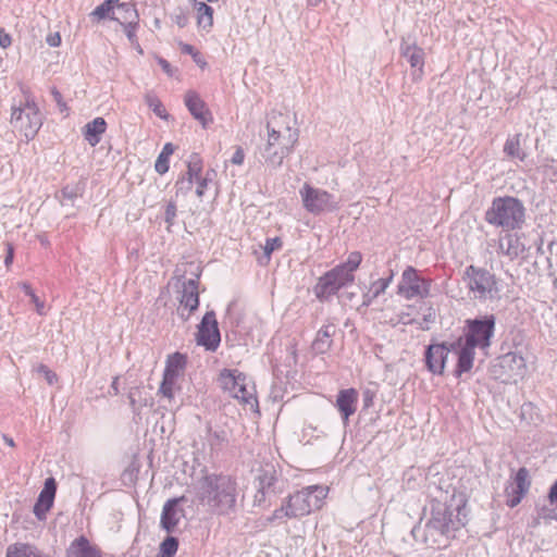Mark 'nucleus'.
Returning a JSON list of instances; mask_svg holds the SVG:
<instances>
[{
  "mask_svg": "<svg viewBox=\"0 0 557 557\" xmlns=\"http://www.w3.org/2000/svg\"><path fill=\"white\" fill-rule=\"evenodd\" d=\"M463 510L465 504L453 507L434 499L430 504V517L424 525L421 523L414 525L411 535L416 542L423 544L426 548H446L456 537V533L467 523Z\"/></svg>",
  "mask_w": 557,
  "mask_h": 557,
  "instance_id": "f257e3e1",
  "label": "nucleus"
},
{
  "mask_svg": "<svg viewBox=\"0 0 557 557\" xmlns=\"http://www.w3.org/2000/svg\"><path fill=\"white\" fill-rule=\"evenodd\" d=\"M196 498L208 511L230 516L236 511L237 482L227 474L207 473L195 484Z\"/></svg>",
  "mask_w": 557,
  "mask_h": 557,
  "instance_id": "f03ea898",
  "label": "nucleus"
},
{
  "mask_svg": "<svg viewBox=\"0 0 557 557\" xmlns=\"http://www.w3.org/2000/svg\"><path fill=\"white\" fill-rule=\"evenodd\" d=\"M287 119L278 113L271 115L267 122V143L259 148V154L260 161L271 170L281 168L298 143L299 132L288 125Z\"/></svg>",
  "mask_w": 557,
  "mask_h": 557,
  "instance_id": "7ed1b4c3",
  "label": "nucleus"
},
{
  "mask_svg": "<svg viewBox=\"0 0 557 557\" xmlns=\"http://www.w3.org/2000/svg\"><path fill=\"white\" fill-rule=\"evenodd\" d=\"M327 495V488L322 485H310L288 495L271 516L265 518L267 524L284 523L287 519H299L313 510L320 509Z\"/></svg>",
  "mask_w": 557,
  "mask_h": 557,
  "instance_id": "20e7f679",
  "label": "nucleus"
},
{
  "mask_svg": "<svg viewBox=\"0 0 557 557\" xmlns=\"http://www.w3.org/2000/svg\"><path fill=\"white\" fill-rule=\"evenodd\" d=\"M458 349V362L454 374L460 377L473 367L475 348L487 347V315L476 319H467L462 335L455 339Z\"/></svg>",
  "mask_w": 557,
  "mask_h": 557,
  "instance_id": "39448f33",
  "label": "nucleus"
},
{
  "mask_svg": "<svg viewBox=\"0 0 557 557\" xmlns=\"http://www.w3.org/2000/svg\"><path fill=\"white\" fill-rule=\"evenodd\" d=\"M492 213L490 224H495L507 231L520 228L524 223V206L515 197L495 198L492 203Z\"/></svg>",
  "mask_w": 557,
  "mask_h": 557,
  "instance_id": "423d86ee",
  "label": "nucleus"
},
{
  "mask_svg": "<svg viewBox=\"0 0 557 557\" xmlns=\"http://www.w3.org/2000/svg\"><path fill=\"white\" fill-rule=\"evenodd\" d=\"M25 102L12 108L11 123L26 139H33L42 125L39 109L29 95L24 91Z\"/></svg>",
  "mask_w": 557,
  "mask_h": 557,
  "instance_id": "0eeeda50",
  "label": "nucleus"
},
{
  "mask_svg": "<svg viewBox=\"0 0 557 557\" xmlns=\"http://www.w3.org/2000/svg\"><path fill=\"white\" fill-rule=\"evenodd\" d=\"M299 195L304 208L313 215L334 212L339 209V203L333 194L327 190L313 187L308 183H305L299 189Z\"/></svg>",
  "mask_w": 557,
  "mask_h": 557,
  "instance_id": "6e6552de",
  "label": "nucleus"
},
{
  "mask_svg": "<svg viewBox=\"0 0 557 557\" xmlns=\"http://www.w3.org/2000/svg\"><path fill=\"white\" fill-rule=\"evenodd\" d=\"M247 376L237 369H223L219 375V384L223 391L232 397L250 405L257 406L258 401L251 389L247 387Z\"/></svg>",
  "mask_w": 557,
  "mask_h": 557,
  "instance_id": "1a4fd4ad",
  "label": "nucleus"
},
{
  "mask_svg": "<svg viewBox=\"0 0 557 557\" xmlns=\"http://www.w3.org/2000/svg\"><path fill=\"white\" fill-rule=\"evenodd\" d=\"M355 274L347 273L343 267H334L324 273L313 287V293L320 301H326L336 295L338 290L352 284Z\"/></svg>",
  "mask_w": 557,
  "mask_h": 557,
  "instance_id": "9d476101",
  "label": "nucleus"
},
{
  "mask_svg": "<svg viewBox=\"0 0 557 557\" xmlns=\"http://www.w3.org/2000/svg\"><path fill=\"white\" fill-rule=\"evenodd\" d=\"M432 281L421 277L413 267H407L398 284V294L407 300L426 298L430 295Z\"/></svg>",
  "mask_w": 557,
  "mask_h": 557,
  "instance_id": "9b49d317",
  "label": "nucleus"
},
{
  "mask_svg": "<svg viewBox=\"0 0 557 557\" xmlns=\"http://www.w3.org/2000/svg\"><path fill=\"white\" fill-rule=\"evenodd\" d=\"M524 367V359L520 355L509 351L495 359L490 368V375L507 382L515 376H522Z\"/></svg>",
  "mask_w": 557,
  "mask_h": 557,
  "instance_id": "f8f14e48",
  "label": "nucleus"
},
{
  "mask_svg": "<svg viewBox=\"0 0 557 557\" xmlns=\"http://www.w3.org/2000/svg\"><path fill=\"white\" fill-rule=\"evenodd\" d=\"M458 349L455 346V341L429 345L424 352L426 369L434 375H442L448 355L453 352L458 357Z\"/></svg>",
  "mask_w": 557,
  "mask_h": 557,
  "instance_id": "ddd939ff",
  "label": "nucleus"
},
{
  "mask_svg": "<svg viewBox=\"0 0 557 557\" xmlns=\"http://www.w3.org/2000/svg\"><path fill=\"white\" fill-rule=\"evenodd\" d=\"M221 342V334L214 311H208L198 325L197 344L209 351H215Z\"/></svg>",
  "mask_w": 557,
  "mask_h": 557,
  "instance_id": "4468645a",
  "label": "nucleus"
},
{
  "mask_svg": "<svg viewBox=\"0 0 557 557\" xmlns=\"http://www.w3.org/2000/svg\"><path fill=\"white\" fill-rule=\"evenodd\" d=\"M198 285V276L183 282L180 297V304L183 306V310L180 311V315L184 321H187L190 314L199 307Z\"/></svg>",
  "mask_w": 557,
  "mask_h": 557,
  "instance_id": "2eb2a0df",
  "label": "nucleus"
},
{
  "mask_svg": "<svg viewBox=\"0 0 557 557\" xmlns=\"http://www.w3.org/2000/svg\"><path fill=\"white\" fill-rule=\"evenodd\" d=\"M184 499V496L171 498L168 499L163 505L160 518V525L168 533L175 532L176 527L178 525L182 518H184L185 516V510L182 507H180V503L183 502Z\"/></svg>",
  "mask_w": 557,
  "mask_h": 557,
  "instance_id": "dca6fc26",
  "label": "nucleus"
},
{
  "mask_svg": "<svg viewBox=\"0 0 557 557\" xmlns=\"http://www.w3.org/2000/svg\"><path fill=\"white\" fill-rule=\"evenodd\" d=\"M184 102L193 117L199 121L205 128L212 123L213 119L210 110L196 91L188 90L185 94Z\"/></svg>",
  "mask_w": 557,
  "mask_h": 557,
  "instance_id": "f3484780",
  "label": "nucleus"
},
{
  "mask_svg": "<svg viewBox=\"0 0 557 557\" xmlns=\"http://www.w3.org/2000/svg\"><path fill=\"white\" fill-rule=\"evenodd\" d=\"M528 478V470L525 468H520L516 473L513 483H511V485L506 488V503L510 508H513L520 504L523 496L528 493L530 488V481Z\"/></svg>",
  "mask_w": 557,
  "mask_h": 557,
  "instance_id": "a211bd4d",
  "label": "nucleus"
},
{
  "mask_svg": "<svg viewBox=\"0 0 557 557\" xmlns=\"http://www.w3.org/2000/svg\"><path fill=\"white\" fill-rule=\"evenodd\" d=\"M465 281L473 298L484 299L487 290V276L484 269L469 265L466 269Z\"/></svg>",
  "mask_w": 557,
  "mask_h": 557,
  "instance_id": "6ab92c4d",
  "label": "nucleus"
},
{
  "mask_svg": "<svg viewBox=\"0 0 557 557\" xmlns=\"http://www.w3.org/2000/svg\"><path fill=\"white\" fill-rule=\"evenodd\" d=\"M57 493L55 479L50 476L46 479L44 488L40 491L37 502L34 506V515L42 520L46 518L47 512L53 506L54 497Z\"/></svg>",
  "mask_w": 557,
  "mask_h": 557,
  "instance_id": "aec40b11",
  "label": "nucleus"
},
{
  "mask_svg": "<svg viewBox=\"0 0 557 557\" xmlns=\"http://www.w3.org/2000/svg\"><path fill=\"white\" fill-rule=\"evenodd\" d=\"M359 394L355 388L341 389L336 397L335 407L341 413L344 425L348 424L349 418L356 412Z\"/></svg>",
  "mask_w": 557,
  "mask_h": 557,
  "instance_id": "412c9836",
  "label": "nucleus"
},
{
  "mask_svg": "<svg viewBox=\"0 0 557 557\" xmlns=\"http://www.w3.org/2000/svg\"><path fill=\"white\" fill-rule=\"evenodd\" d=\"M400 55L404 57L413 70V74L418 72L419 76L423 74L425 53L414 41L409 42L405 38L400 42Z\"/></svg>",
  "mask_w": 557,
  "mask_h": 557,
  "instance_id": "4be33fe9",
  "label": "nucleus"
},
{
  "mask_svg": "<svg viewBox=\"0 0 557 557\" xmlns=\"http://www.w3.org/2000/svg\"><path fill=\"white\" fill-rule=\"evenodd\" d=\"M66 557H101V554L85 536H79L72 542Z\"/></svg>",
  "mask_w": 557,
  "mask_h": 557,
  "instance_id": "5701e85b",
  "label": "nucleus"
},
{
  "mask_svg": "<svg viewBox=\"0 0 557 557\" xmlns=\"http://www.w3.org/2000/svg\"><path fill=\"white\" fill-rule=\"evenodd\" d=\"M335 333V325H323L315 335L312 349L315 354H326L332 347V337Z\"/></svg>",
  "mask_w": 557,
  "mask_h": 557,
  "instance_id": "b1692460",
  "label": "nucleus"
},
{
  "mask_svg": "<svg viewBox=\"0 0 557 557\" xmlns=\"http://www.w3.org/2000/svg\"><path fill=\"white\" fill-rule=\"evenodd\" d=\"M498 248L502 253L516 258L524 251V245L520 242L519 237L515 234H506L499 238Z\"/></svg>",
  "mask_w": 557,
  "mask_h": 557,
  "instance_id": "393cba45",
  "label": "nucleus"
},
{
  "mask_svg": "<svg viewBox=\"0 0 557 557\" xmlns=\"http://www.w3.org/2000/svg\"><path fill=\"white\" fill-rule=\"evenodd\" d=\"M107 123L103 117H96L84 127V137L92 147L101 140V135L106 132Z\"/></svg>",
  "mask_w": 557,
  "mask_h": 557,
  "instance_id": "a878e982",
  "label": "nucleus"
},
{
  "mask_svg": "<svg viewBox=\"0 0 557 557\" xmlns=\"http://www.w3.org/2000/svg\"><path fill=\"white\" fill-rule=\"evenodd\" d=\"M7 557H46L35 546L24 543H15L8 547Z\"/></svg>",
  "mask_w": 557,
  "mask_h": 557,
  "instance_id": "bb28decb",
  "label": "nucleus"
},
{
  "mask_svg": "<svg viewBox=\"0 0 557 557\" xmlns=\"http://www.w3.org/2000/svg\"><path fill=\"white\" fill-rule=\"evenodd\" d=\"M258 487L271 493H275L274 485L277 482V474L273 467H267L258 474Z\"/></svg>",
  "mask_w": 557,
  "mask_h": 557,
  "instance_id": "cd10ccee",
  "label": "nucleus"
},
{
  "mask_svg": "<svg viewBox=\"0 0 557 557\" xmlns=\"http://www.w3.org/2000/svg\"><path fill=\"white\" fill-rule=\"evenodd\" d=\"M117 11L120 14V24L121 22H139V14L136 10V7L132 2H122L117 3Z\"/></svg>",
  "mask_w": 557,
  "mask_h": 557,
  "instance_id": "c85d7f7f",
  "label": "nucleus"
},
{
  "mask_svg": "<svg viewBox=\"0 0 557 557\" xmlns=\"http://www.w3.org/2000/svg\"><path fill=\"white\" fill-rule=\"evenodd\" d=\"M145 102L157 116L168 120L169 114L166 113L164 106L153 92H147L145 95Z\"/></svg>",
  "mask_w": 557,
  "mask_h": 557,
  "instance_id": "c756f323",
  "label": "nucleus"
},
{
  "mask_svg": "<svg viewBox=\"0 0 557 557\" xmlns=\"http://www.w3.org/2000/svg\"><path fill=\"white\" fill-rule=\"evenodd\" d=\"M198 25L202 28H209L213 24V9L205 2L198 5Z\"/></svg>",
  "mask_w": 557,
  "mask_h": 557,
  "instance_id": "7c9ffc66",
  "label": "nucleus"
},
{
  "mask_svg": "<svg viewBox=\"0 0 557 557\" xmlns=\"http://www.w3.org/2000/svg\"><path fill=\"white\" fill-rule=\"evenodd\" d=\"M187 168V188H190L194 180L200 177V173L202 170V162L197 154L191 156L190 160L188 161Z\"/></svg>",
  "mask_w": 557,
  "mask_h": 557,
  "instance_id": "2f4dec72",
  "label": "nucleus"
},
{
  "mask_svg": "<svg viewBox=\"0 0 557 557\" xmlns=\"http://www.w3.org/2000/svg\"><path fill=\"white\" fill-rule=\"evenodd\" d=\"M176 376L173 375L172 371L163 372V380L161 382L159 392L166 397L168 399H172L174 397L173 387L176 382Z\"/></svg>",
  "mask_w": 557,
  "mask_h": 557,
  "instance_id": "473e14b6",
  "label": "nucleus"
},
{
  "mask_svg": "<svg viewBox=\"0 0 557 557\" xmlns=\"http://www.w3.org/2000/svg\"><path fill=\"white\" fill-rule=\"evenodd\" d=\"M185 356L180 352H175L169 357L164 371L170 370L172 371L173 375L177 377L178 371L185 367Z\"/></svg>",
  "mask_w": 557,
  "mask_h": 557,
  "instance_id": "72a5a7b5",
  "label": "nucleus"
},
{
  "mask_svg": "<svg viewBox=\"0 0 557 557\" xmlns=\"http://www.w3.org/2000/svg\"><path fill=\"white\" fill-rule=\"evenodd\" d=\"M504 152L511 158L523 160L524 154L521 153L519 135L508 138L504 146Z\"/></svg>",
  "mask_w": 557,
  "mask_h": 557,
  "instance_id": "f704fd0d",
  "label": "nucleus"
},
{
  "mask_svg": "<svg viewBox=\"0 0 557 557\" xmlns=\"http://www.w3.org/2000/svg\"><path fill=\"white\" fill-rule=\"evenodd\" d=\"M114 5L110 4L109 1H103L100 5L96 7V9L90 13V17H92L96 21H101L107 17L120 21V18H115L114 16H111L110 13L113 11Z\"/></svg>",
  "mask_w": 557,
  "mask_h": 557,
  "instance_id": "c9c22d12",
  "label": "nucleus"
},
{
  "mask_svg": "<svg viewBox=\"0 0 557 557\" xmlns=\"http://www.w3.org/2000/svg\"><path fill=\"white\" fill-rule=\"evenodd\" d=\"M362 261V255L359 251H352L348 255L347 260L337 267H343V270L347 273L354 274L355 271L359 268Z\"/></svg>",
  "mask_w": 557,
  "mask_h": 557,
  "instance_id": "e433bc0d",
  "label": "nucleus"
},
{
  "mask_svg": "<svg viewBox=\"0 0 557 557\" xmlns=\"http://www.w3.org/2000/svg\"><path fill=\"white\" fill-rule=\"evenodd\" d=\"M61 202L64 205V201L73 202L76 198L83 195V187L79 184L75 185H66L61 189Z\"/></svg>",
  "mask_w": 557,
  "mask_h": 557,
  "instance_id": "4c0bfd02",
  "label": "nucleus"
},
{
  "mask_svg": "<svg viewBox=\"0 0 557 557\" xmlns=\"http://www.w3.org/2000/svg\"><path fill=\"white\" fill-rule=\"evenodd\" d=\"M138 24H139V22H121V25L123 26L126 37L129 40V42L132 44V46L137 48L138 51L140 53H143V50L139 46V42H138V39L136 36V30L138 28Z\"/></svg>",
  "mask_w": 557,
  "mask_h": 557,
  "instance_id": "58836bf2",
  "label": "nucleus"
},
{
  "mask_svg": "<svg viewBox=\"0 0 557 557\" xmlns=\"http://www.w3.org/2000/svg\"><path fill=\"white\" fill-rule=\"evenodd\" d=\"M178 548V540L174 536H168L160 544L161 557H174Z\"/></svg>",
  "mask_w": 557,
  "mask_h": 557,
  "instance_id": "ea45409f",
  "label": "nucleus"
},
{
  "mask_svg": "<svg viewBox=\"0 0 557 557\" xmlns=\"http://www.w3.org/2000/svg\"><path fill=\"white\" fill-rule=\"evenodd\" d=\"M282 239L280 237L267 238L263 247L264 255L270 258L271 253L282 248Z\"/></svg>",
  "mask_w": 557,
  "mask_h": 557,
  "instance_id": "a19ab883",
  "label": "nucleus"
},
{
  "mask_svg": "<svg viewBox=\"0 0 557 557\" xmlns=\"http://www.w3.org/2000/svg\"><path fill=\"white\" fill-rule=\"evenodd\" d=\"M176 205L174 201H170L164 210V221L168 224V227L172 226L174 224V220L176 218Z\"/></svg>",
  "mask_w": 557,
  "mask_h": 557,
  "instance_id": "79ce46f5",
  "label": "nucleus"
},
{
  "mask_svg": "<svg viewBox=\"0 0 557 557\" xmlns=\"http://www.w3.org/2000/svg\"><path fill=\"white\" fill-rule=\"evenodd\" d=\"M387 287H388V282L382 281L379 278L371 283L369 289L372 292V297H379L385 293Z\"/></svg>",
  "mask_w": 557,
  "mask_h": 557,
  "instance_id": "37998d69",
  "label": "nucleus"
},
{
  "mask_svg": "<svg viewBox=\"0 0 557 557\" xmlns=\"http://www.w3.org/2000/svg\"><path fill=\"white\" fill-rule=\"evenodd\" d=\"M154 170L161 175L165 174L169 171V157L160 153L156 160Z\"/></svg>",
  "mask_w": 557,
  "mask_h": 557,
  "instance_id": "c03bdc74",
  "label": "nucleus"
},
{
  "mask_svg": "<svg viewBox=\"0 0 557 557\" xmlns=\"http://www.w3.org/2000/svg\"><path fill=\"white\" fill-rule=\"evenodd\" d=\"M226 441L224 431H215L210 434L209 444L211 448L219 447L223 442Z\"/></svg>",
  "mask_w": 557,
  "mask_h": 557,
  "instance_id": "a18cd8bd",
  "label": "nucleus"
},
{
  "mask_svg": "<svg viewBox=\"0 0 557 557\" xmlns=\"http://www.w3.org/2000/svg\"><path fill=\"white\" fill-rule=\"evenodd\" d=\"M50 92H51V96L53 97V100L55 101L57 106L59 107V110L61 112L67 111V106L64 102L62 94L58 90V88L52 87Z\"/></svg>",
  "mask_w": 557,
  "mask_h": 557,
  "instance_id": "49530a36",
  "label": "nucleus"
},
{
  "mask_svg": "<svg viewBox=\"0 0 557 557\" xmlns=\"http://www.w3.org/2000/svg\"><path fill=\"white\" fill-rule=\"evenodd\" d=\"M269 494H271V492L258 487L257 493L253 496V506H263Z\"/></svg>",
  "mask_w": 557,
  "mask_h": 557,
  "instance_id": "de8ad7c7",
  "label": "nucleus"
},
{
  "mask_svg": "<svg viewBox=\"0 0 557 557\" xmlns=\"http://www.w3.org/2000/svg\"><path fill=\"white\" fill-rule=\"evenodd\" d=\"M38 372L45 375V379L50 385H52L57 381V374L45 364L39 366Z\"/></svg>",
  "mask_w": 557,
  "mask_h": 557,
  "instance_id": "09e8293b",
  "label": "nucleus"
},
{
  "mask_svg": "<svg viewBox=\"0 0 557 557\" xmlns=\"http://www.w3.org/2000/svg\"><path fill=\"white\" fill-rule=\"evenodd\" d=\"M5 258H4V265L7 269H9L12 263H13V259H14V246L12 243H5Z\"/></svg>",
  "mask_w": 557,
  "mask_h": 557,
  "instance_id": "8fccbe9b",
  "label": "nucleus"
},
{
  "mask_svg": "<svg viewBox=\"0 0 557 557\" xmlns=\"http://www.w3.org/2000/svg\"><path fill=\"white\" fill-rule=\"evenodd\" d=\"M157 62L168 76H170V77L174 76L175 71L173 70L171 64L164 58L158 57Z\"/></svg>",
  "mask_w": 557,
  "mask_h": 557,
  "instance_id": "3c124183",
  "label": "nucleus"
},
{
  "mask_svg": "<svg viewBox=\"0 0 557 557\" xmlns=\"http://www.w3.org/2000/svg\"><path fill=\"white\" fill-rule=\"evenodd\" d=\"M245 159V152L242 147H237L235 152L233 153V157L231 159V162L235 165H242L244 163Z\"/></svg>",
  "mask_w": 557,
  "mask_h": 557,
  "instance_id": "603ef678",
  "label": "nucleus"
},
{
  "mask_svg": "<svg viewBox=\"0 0 557 557\" xmlns=\"http://www.w3.org/2000/svg\"><path fill=\"white\" fill-rule=\"evenodd\" d=\"M12 44V38L4 29L0 28V47L7 49Z\"/></svg>",
  "mask_w": 557,
  "mask_h": 557,
  "instance_id": "864d4df0",
  "label": "nucleus"
},
{
  "mask_svg": "<svg viewBox=\"0 0 557 557\" xmlns=\"http://www.w3.org/2000/svg\"><path fill=\"white\" fill-rule=\"evenodd\" d=\"M539 516H540V518H542L544 520H556L557 521V516L554 512V510L547 509L546 507H543L540 510Z\"/></svg>",
  "mask_w": 557,
  "mask_h": 557,
  "instance_id": "5fc2aeb1",
  "label": "nucleus"
},
{
  "mask_svg": "<svg viewBox=\"0 0 557 557\" xmlns=\"http://www.w3.org/2000/svg\"><path fill=\"white\" fill-rule=\"evenodd\" d=\"M197 183H198V186H197V189H196V194L198 197H202L203 196V193H205V189L208 185V178L207 177H199L196 180Z\"/></svg>",
  "mask_w": 557,
  "mask_h": 557,
  "instance_id": "6e6d98bb",
  "label": "nucleus"
},
{
  "mask_svg": "<svg viewBox=\"0 0 557 557\" xmlns=\"http://www.w3.org/2000/svg\"><path fill=\"white\" fill-rule=\"evenodd\" d=\"M548 500L550 504L557 503V480L552 484L548 492Z\"/></svg>",
  "mask_w": 557,
  "mask_h": 557,
  "instance_id": "4d7b16f0",
  "label": "nucleus"
},
{
  "mask_svg": "<svg viewBox=\"0 0 557 557\" xmlns=\"http://www.w3.org/2000/svg\"><path fill=\"white\" fill-rule=\"evenodd\" d=\"M181 49H182V52L185 53V54H189L191 55L193 58H196L199 55V53L196 51V49L194 48V46L191 45H188V44H183L181 46Z\"/></svg>",
  "mask_w": 557,
  "mask_h": 557,
  "instance_id": "13d9d810",
  "label": "nucleus"
},
{
  "mask_svg": "<svg viewBox=\"0 0 557 557\" xmlns=\"http://www.w3.org/2000/svg\"><path fill=\"white\" fill-rule=\"evenodd\" d=\"M47 42L50 47H58L61 44V37L59 33H55L53 35H49L47 37Z\"/></svg>",
  "mask_w": 557,
  "mask_h": 557,
  "instance_id": "bf43d9fd",
  "label": "nucleus"
},
{
  "mask_svg": "<svg viewBox=\"0 0 557 557\" xmlns=\"http://www.w3.org/2000/svg\"><path fill=\"white\" fill-rule=\"evenodd\" d=\"M376 298L377 297H372V292L369 289L367 293L362 295V306L369 307Z\"/></svg>",
  "mask_w": 557,
  "mask_h": 557,
  "instance_id": "052dcab7",
  "label": "nucleus"
},
{
  "mask_svg": "<svg viewBox=\"0 0 557 557\" xmlns=\"http://www.w3.org/2000/svg\"><path fill=\"white\" fill-rule=\"evenodd\" d=\"M174 152V146L171 143H168L163 146L162 151L160 152L164 157H169Z\"/></svg>",
  "mask_w": 557,
  "mask_h": 557,
  "instance_id": "680f3d73",
  "label": "nucleus"
},
{
  "mask_svg": "<svg viewBox=\"0 0 557 557\" xmlns=\"http://www.w3.org/2000/svg\"><path fill=\"white\" fill-rule=\"evenodd\" d=\"M23 289H24L25 294L32 298V301L38 300V297L36 296V294L34 293V290L32 289V287L28 284L24 283Z\"/></svg>",
  "mask_w": 557,
  "mask_h": 557,
  "instance_id": "e2e57ef3",
  "label": "nucleus"
},
{
  "mask_svg": "<svg viewBox=\"0 0 557 557\" xmlns=\"http://www.w3.org/2000/svg\"><path fill=\"white\" fill-rule=\"evenodd\" d=\"M496 284L495 280H494V276H491L490 275V287H488V290H490V298L493 297V292H497V288L495 287L494 288V285Z\"/></svg>",
  "mask_w": 557,
  "mask_h": 557,
  "instance_id": "0e129e2a",
  "label": "nucleus"
},
{
  "mask_svg": "<svg viewBox=\"0 0 557 557\" xmlns=\"http://www.w3.org/2000/svg\"><path fill=\"white\" fill-rule=\"evenodd\" d=\"M187 23V18L184 16V15H177L176 16V24L180 26V27H184Z\"/></svg>",
  "mask_w": 557,
  "mask_h": 557,
  "instance_id": "69168bd1",
  "label": "nucleus"
},
{
  "mask_svg": "<svg viewBox=\"0 0 557 557\" xmlns=\"http://www.w3.org/2000/svg\"><path fill=\"white\" fill-rule=\"evenodd\" d=\"M2 438H3L4 443L7 445H9L10 447H14L15 446L14 440L12 437H10L9 435L3 434Z\"/></svg>",
  "mask_w": 557,
  "mask_h": 557,
  "instance_id": "338daca9",
  "label": "nucleus"
},
{
  "mask_svg": "<svg viewBox=\"0 0 557 557\" xmlns=\"http://www.w3.org/2000/svg\"><path fill=\"white\" fill-rule=\"evenodd\" d=\"M33 302L36 305L37 312L39 314H44V311H42L44 310V306H45L44 302L40 301L39 299L37 301H33Z\"/></svg>",
  "mask_w": 557,
  "mask_h": 557,
  "instance_id": "774afa93",
  "label": "nucleus"
}]
</instances>
